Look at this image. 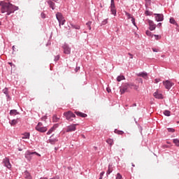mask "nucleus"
<instances>
[{"mask_svg":"<svg viewBox=\"0 0 179 179\" xmlns=\"http://www.w3.org/2000/svg\"><path fill=\"white\" fill-rule=\"evenodd\" d=\"M36 127H43V124L42 122H38V124L36 125Z\"/></svg>","mask_w":179,"mask_h":179,"instance_id":"37998d69","label":"nucleus"},{"mask_svg":"<svg viewBox=\"0 0 179 179\" xmlns=\"http://www.w3.org/2000/svg\"><path fill=\"white\" fill-rule=\"evenodd\" d=\"M80 26H77V27H76V29H80Z\"/></svg>","mask_w":179,"mask_h":179,"instance_id":"6e6d98bb","label":"nucleus"},{"mask_svg":"<svg viewBox=\"0 0 179 179\" xmlns=\"http://www.w3.org/2000/svg\"><path fill=\"white\" fill-rule=\"evenodd\" d=\"M8 64H9L10 66H12V64H13L12 63H8Z\"/></svg>","mask_w":179,"mask_h":179,"instance_id":"0e129e2a","label":"nucleus"},{"mask_svg":"<svg viewBox=\"0 0 179 179\" xmlns=\"http://www.w3.org/2000/svg\"><path fill=\"white\" fill-rule=\"evenodd\" d=\"M106 143L112 146L114 144V140L113 138H108L106 140Z\"/></svg>","mask_w":179,"mask_h":179,"instance_id":"4be33fe9","label":"nucleus"},{"mask_svg":"<svg viewBox=\"0 0 179 179\" xmlns=\"http://www.w3.org/2000/svg\"><path fill=\"white\" fill-rule=\"evenodd\" d=\"M50 179H59V178H57V177H53V178H50Z\"/></svg>","mask_w":179,"mask_h":179,"instance_id":"4d7b16f0","label":"nucleus"},{"mask_svg":"<svg viewBox=\"0 0 179 179\" xmlns=\"http://www.w3.org/2000/svg\"><path fill=\"white\" fill-rule=\"evenodd\" d=\"M153 96L157 99H163V95L159 93V90L153 94Z\"/></svg>","mask_w":179,"mask_h":179,"instance_id":"1a4fd4ad","label":"nucleus"},{"mask_svg":"<svg viewBox=\"0 0 179 179\" xmlns=\"http://www.w3.org/2000/svg\"><path fill=\"white\" fill-rule=\"evenodd\" d=\"M40 179H48V178H41Z\"/></svg>","mask_w":179,"mask_h":179,"instance_id":"680f3d73","label":"nucleus"},{"mask_svg":"<svg viewBox=\"0 0 179 179\" xmlns=\"http://www.w3.org/2000/svg\"><path fill=\"white\" fill-rule=\"evenodd\" d=\"M132 86H134L133 83L129 84V83H124L122 85V87H120V94H124L126 92H128L129 87L130 89H132Z\"/></svg>","mask_w":179,"mask_h":179,"instance_id":"f03ea898","label":"nucleus"},{"mask_svg":"<svg viewBox=\"0 0 179 179\" xmlns=\"http://www.w3.org/2000/svg\"><path fill=\"white\" fill-rule=\"evenodd\" d=\"M131 22H132V24H133L134 26H136V20H135V18H134V17H131Z\"/></svg>","mask_w":179,"mask_h":179,"instance_id":"f704fd0d","label":"nucleus"},{"mask_svg":"<svg viewBox=\"0 0 179 179\" xmlns=\"http://www.w3.org/2000/svg\"><path fill=\"white\" fill-rule=\"evenodd\" d=\"M128 55L129 56L130 59H133L134 58V55H131V53H128Z\"/></svg>","mask_w":179,"mask_h":179,"instance_id":"de8ad7c7","label":"nucleus"},{"mask_svg":"<svg viewBox=\"0 0 179 179\" xmlns=\"http://www.w3.org/2000/svg\"><path fill=\"white\" fill-rule=\"evenodd\" d=\"M116 179H122V176H121L120 173H117V174Z\"/></svg>","mask_w":179,"mask_h":179,"instance_id":"4c0bfd02","label":"nucleus"},{"mask_svg":"<svg viewBox=\"0 0 179 179\" xmlns=\"http://www.w3.org/2000/svg\"><path fill=\"white\" fill-rule=\"evenodd\" d=\"M149 23V29L150 31H153L155 29H156V24H155V22L152 20L148 21Z\"/></svg>","mask_w":179,"mask_h":179,"instance_id":"9b49d317","label":"nucleus"},{"mask_svg":"<svg viewBox=\"0 0 179 179\" xmlns=\"http://www.w3.org/2000/svg\"><path fill=\"white\" fill-rule=\"evenodd\" d=\"M151 3H152L151 0H145V6L146 7H150Z\"/></svg>","mask_w":179,"mask_h":179,"instance_id":"c85d7f7f","label":"nucleus"},{"mask_svg":"<svg viewBox=\"0 0 179 179\" xmlns=\"http://www.w3.org/2000/svg\"><path fill=\"white\" fill-rule=\"evenodd\" d=\"M137 76H141L145 79H148V74L145 72L140 73L137 74Z\"/></svg>","mask_w":179,"mask_h":179,"instance_id":"2eb2a0df","label":"nucleus"},{"mask_svg":"<svg viewBox=\"0 0 179 179\" xmlns=\"http://www.w3.org/2000/svg\"><path fill=\"white\" fill-rule=\"evenodd\" d=\"M108 23V19H105L103 20V21H102V25H106Z\"/></svg>","mask_w":179,"mask_h":179,"instance_id":"58836bf2","label":"nucleus"},{"mask_svg":"<svg viewBox=\"0 0 179 179\" xmlns=\"http://www.w3.org/2000/svg\"><path fill=\"white\" fill-rule=\"evenodd\" d=\"M80 70V67L79 66H77L75 69L76 72H78V71Z\"/></svg>","mask_w":179,"mask_h":179,"instance_id":"8fccbe9b","label":"nucleus"},{"mask_svg":"<svg viewBox=\"0 0 179 179\" xmlns=\"http://www.w3.org/2000/svg\"><path fill=\"white\" fill-rule=\"evenodd\" d=\"M15 48V46H13V48Z\"/></svg>","mask_w":179,"mask_h":179,"instance_id":"338daca9","label":"nucleus"},{"mask_svg":"<svg viewBox=\"0 0 179 179\" xmlns=\"http://www.w3.org/2000/svg\"><path fill=\"white\" fill-rule=\"evenodd\" d=\"M103 174H104V172L101 173V176L102 177V176H103Z\"/></svg>","mask_w":179,"mask_h":179,"instance_id":"bf43d9fd","label":"nucleus"},{"mask_svg":"<svg viewBox=\"0 0 179 179\" xmlns=\"http://www.w3.org/2000/svg\"><path fill=\"white\" fill-rule=\"evenodd\" d=\"M65 22H66V20L63 18V19L62 20L61 22H59V24L64 25V23H65Z\"/></svg>","mask_w":179,"mask_h":179,"instance_id":"79ce46f5","label":"nucleus"},{"mask_svg":"<svg viewBox=\"0 0 179 179\" xmlns=\"http://www.w3.org/2000/svg\"><path fill=\"white\" fill-rule=\"evenodd\" d=\"M110 10L111 14L113 16H116L117 15V9H116V7H115V1L114 0H110Z\"/></svg>","mask_w":179,"mask_h":179,"instance_id":"39448f33","label":"nucleus"},{"mask_svg":"<svg viewBox=\"0 0 179 179\" xmlns=\"http://www.w3.org/2000/svg\"><path fill=\"white\" fill-rule=\"evenodd\" d=\"M57 128V124L54 125L52 127H51L48 131L47 132V135H50L55 129Z\"/></svg>","mask_w":179,"mask_h":179,"instance_id":"6ab92c4d","label":"nucleus"},{"mask_svg":"<svg viewBox=\"0 0 179 179\" xmlns=\"http://www.w3.org/2000/svg\"><path fill=\"white\" fill-rule=\"evenodd\" d=\"M160 78H156L155 79V83H159V82H160Z\"/></svg>","mask_w":179,"mask_h":179,"instance_id":"c03bdc74","label":"nucleus"},{"mask_svg":"<svg viewBox=\"0 0 179 179\" xmlns=\"http://www.w3.org/2000/svg\"><path fill=\"white\" fill-rule=\"evenodd\" d=\"M163 85L167 90H170L171 87L173 86V83H171L169 80L164 81Z\"/></svg>","mask_w":179,"mask_h":179,"instance_id":"423d86ee","label":"nucleus"},{"mask_svg":"<svg viewBox=\"0 0 179 179\" xmlns=\"http://www.w3.org/2000/svg\"><path fill=\"white\" fill-rule=\"evenodd\" d=\"M131 166H134V167H135V164H132Z\"/></svg>","mask_w":179,"mask_h":179,"instance_id":"e2e57ef3","label":"nucleus"},{"mask_svg":"<svg viewBox=\"0 0 179 179\" xmlns=\"http://www.w3.org/2000/svg\"><path fill=\"white\" fill-rule=\"evenodd\" d=\"M168 131H169V132L173 133V132L175 131V130H174L173 128H168Z\"/></svg>","mask_w":179,"mask_h":179,"instance_id":"ea45409f","label":"nucleus"},{"mask_svg":"<svg viewBox=\"0 0 179 179\" xmlns=\"http://www.w3.org/2000/svg\"><path fill=\"white\" fill-rule=\"evenodd\" d=\"M59 59V56H57V57H55V61H58Z\"/></svg>","mask_w":179,"mask_h":179,"instance_id":"603ef678","label":"nucleus"},{"mask_svg":"<svg viewBox=\"0 0 179 179\" xmlns=\"http://www.w3.org/2000/svg\"><path fill=\"white\" fill-rule=\"evenodd\" d=\"M114 132H115V134H118V135H123V134H124V132L123 131L118 130V129H115L114 130Z\"/></svg>","mask_w":179,"mask_h":179,"instance_id":"393cba45","label":"nucleus"},{"mask_svg":"<svg viewBox=\"0 0 179 179\" xmlns=\"http://www.w3.org/2000/svg\"><path fill=\"white\" fill-rule=\"evenodd\" d=\"M59 0H52V1L55 2V3H57Z\"/></svg>","mask_w":179,"mask_h":179,"instance_id":"13d9d810","label":"nucleus"},{"mask_svg":"<svg viewBox=\"0 0 179 179\" xmlns=\"http://www.w3.org/2000/svg\"><path fill=\"white\" fill-rule=\"evenodd\" d=\"M64 115L66 117V119L69 121V122H73V118H76V115L71 112V111H67L65 112L64 113Z\"/></svg>","mask_w":179,"mask_h":179,"instance_id":"7ed1b4c3","label":"nucleus"},{"mask_svg":"<svg viewBox=\"0 0 179 179\" xmlns=\"http://www.w3.org/2000/svg\"><path fill=\"white\" fill-rule=\"evenodd\" d=\"M75 113L79 116V117H83V118H85L87 117V115L84 113H82V112H79V111H75Z\"/></svg>","mask_w":179,"mask_h":179,"instance_id":"ddd939ff","label":"nucleus"},{"mask_svg":"<svg viewBox=\"0 0 179 179\" xmlns=\"http://www.w3.org/2000/svg\"><path fill=\"white\" fill-rule=\"evenodd\" d=\"M41 17L43 18V19H45V13H41Z\"/></svg>","mask_w":179,"mask_h":179,"instance_id":"49530a36","label":"nucleus"},{"mask_svg":"<svg viewBox=\"0 0 179 179\" xmlns=\"http://www.w3.org/2000/svg\"><path fill=\"white\" fill-rule=\"evenodd\" d=\"M3 93L7 96L8 95V89L7 88L3 89Z\"/></svg>","mask_w":179,"mask_h":179,"instance_id":"e433bc0d","label":"nucleus"},{"mask_svg":"<svg viewBox=\"0 0 179 179\" xmlns=\"http://www.w3.org/2000/svg\"><path fill=\"white\" fill-rule=\"evenodd\" d=\"M30 138V134L28 132H26L23 134V136L22 137V139H29Z\"/></svg>","mask_w":179,"mask_h":179,"instance_id":"5701e85b","label":"nucleus"},{"mask_svg":"<svg viewBox=\"0 0 179 179\" xmlns=\"http://www.w3.org/2000/svg\"><path fill=\"white\" fill-rule=\"evenodd\" d=\"M24 177L26 179H32L31 174L28 171L24 173Z\"/></svg>","mask_w":179,"mask_h":179,"instance_id":"f3484780","label":"nucleus"},{"mask_svg":"<svg viewBox=\"0 0 179 179\" xmlns=\"http://www.w3.org/2000/svg\"><path fill=\"white\" fill-rule=\"evenodd\" d=\"M106 91L108 92V93H110V92H111L110 89L109 88H106Z\"/></svg>","mask_w":179,"mask_h":179,"instance_id":"864d4df0","label":"nucleus"},{"mask_svg":"<svg viewBox=\"0 0 179 179\" xmlns=\"http://www.w3.org/2000/svg\"><path fill=\"white\" fill-rule=\"evenodd\" d=\"M178 84H179V83H178Z\"/></svg>","mask_w":179,"mask_h":179,"instance_id":"774afa93","label":"nucleus"},{"mask_svg":"<svg viewBox=\"0 0 179 179\" xmlns=\"http://www.w3.org/2000/svg\"><path fill=\"white\" fill-rule=\"evenodd\" d=\"M99 179H102V176H101V178H99Z\"/></svg>","mask_w":179,"mask_h":179,"instance_id":"69168bd1","label":"nucleus"},{"mask_svg":"<svg viewBox=\"0 0 179 179\" xmlns=\"http://www.w3.org/2000/svg\"><path fill=\"white\" fill-rule=\"evenodd\" d=\"M146 35L150 36H152V32L150 31H146Z\"/></svg>","mask_w":179,"mask_h":179,"instance_id":"a19ab883","label":"nucleus"},{"mask_svg":"<svg viewBox=\"0 0 179 179\" xmlns=\"http://www.w3.org/2000/svg\"><path fill=\"white\" fill-rule=\"evenodd\" d=\"M122 80H125V77L124 76H118L117 77V81L120 82Z\"/></svg>","mask_w":179,"mask_h":179,"instance_id":"bb28decb","label":"nucleus"},{"mask_svg":"<svg viewBox=\"0 0 179 179\" xmlns=\"http://www.w3.org/2000/svg\"><path fill=\"white\" fill-rule=\"evenodd\" d=\"M173 143L176 144V146L179 147V140H178V138H174Z\"/></svg>","mask_w":179,"mask_h":179,"instance_id":"7c9ffc66","label":"nucleus"},{"mask_svg":"<svg viewBox=\"0 0 179 179\" xmlns=\"http://www.w3.org/2000/svg\"><path fill=\"white\" fill-rule=\"evenodd\" d=\"M113 171V169L110 168V166H108V171H106V174L109 175Z\"/></svg>","mask_w":179,"mask_h":179,"instance_id":"2f4dec72","label":"nucleus"},{"mask_svg":"<svg viewBox=\"0 0 179 179\" xmlns=\"http://www.w3.org/2000/svg\"><path fill=\"white\" fill-rule=\"evenodd\" d=\"M152 50H153V52H159V50L157 49H156V48H153Z\"/></svg>","mask_w":179,"mask_h":179,"instance_id":"09e8293b","label":"nucleus"},{"mask_svg":"<svg viewBox=\"0 0 179 179\" xmlns=\"http://www.w3.org/2000/svg\"><path fill=\"white\" fill-rule=\"evenodd\" d=\"M57 141L58 140H57V138H52V136L50 137V139L48 140V143L52 145H54Z\"/></svg>","mask_w":179,"mask_h":179,"instance_id":"aec40b11","label":"nucleus"},{"mask_svg":"<svg viewBox=\"0 0 179 179\" xmlns=\"http://www.w3.org/2000/svg\"><path fill=\"white\" fill-rule=\"evenodd\" d=\"M1 6V13H7V15H10L11 13H13L15 11L19 9L18 6L12 5L10 3L0 1Z\"/></svg>","mask_w":179,"mask_h":179,"instance_id":"f257e3e1","label":"nucleus"},{"mask_svg":"<svg viewBox=\"0 0 179 179\" xmlns=\"http://www.w3.org/2000/svg\"><path fill=\"white\" fill-rule=\"evenodd\" d=\"M48 4L49 5L50 8L55 10V3L52 2V1L51 0L48 1Z\"/></svg>","mask_w":179,"mask_h":179,"instance_id":"a211bd4d","label":"nucleus"},{"mask_svg":"<svg viewBox=\"0 0 179 179\" xmlns=\"http://www.w3.org/2000/svg\"><path fill=\"white\" fill-rule=\"evenodd\" d=\"M157 27L160 28L162 27V22H159Z\"/></svg>","mask_w":179,"mask_h":179,"instance_id":"3c124183","label":"nucleus"},{"mask_svg":"<svg viewBox=\"0 0 179 179\" xmlns=\"http://www.w3.org/2000/svg\"><path fill=\"white\" fill-rule=\"evenodd\" d=\"M134 89V90H138L139 89V86L138 85H135L134 84H133V85L131 86V89Z\"/></svg>","mask_w":179,"mask_h":179,"instance_id":"473e14b6","label":"nucleus"},{"mask_svg":"<svg viewBox=\"0 0 179 179\" xmlns=\"http://www.w3.org/2000/svg\"><path fill=\"white\" fill-rule=\"evenodd\" d=\"M19 115V113L17 112V110H10V115L14 116V115Z\"/></svg>","mask_w":179,"mask_h":179,"instance_id":"412c9836","label":"nucleus"},{"mask_svg":"<svg viewBox=\"0 0 179 179\" xmlns=\"http://www.w3.org/2000/svg\"><path fill=\"white\" fill-rule=\"evenodd\" d=\"M52 120L54 122H58L59 120V117H57V116L55 115H53Z\"/></svg>","mask_w":179,"mask_h":179,"instance_id":"cd10ccee","label":"nucleus"},{"mask_svg":"<svg viewBox=\"0 0 179 179\" xmlns=\"http://www.w3.org/2000/svg\"><path fill=\"white\" fill-rule=\"evenodd\" d=\"M125 15L128 19H131V18L132 19L131 15L129 13L125 12Z\"/></svg>","mask_w":179,"mask_h":179,"instance_id":"72a5a7b5","label":"nucleus"},{"mask_svg":"<svg viewBox=\"0 0 179 179\" xmlns=\"http://www.w3.org/2000/svg\"><path fill=\"white\" fill-rule=\"evenodd\" d=\"M3 164L4 166L7 167L8 169H10L12 166L10 163V160L8 158H5L4 159H3Z\"/></svg>","mask_w":179,"mask_h":179,"instance_id":"6e6552de","label":"nucleus"},{"mask_svg":"<svg viewBox=\"0 0 179 179\" xmlns=\"http://www.w3.org/2000/svg\"><path fill=\"white\" fill-rule=\"evenodd\" d=\"M170 114H171V112L169 110H166L164 111V115L165 116L169 117Z\"/></svg>","mask_w":179,"mask_h":179,"instance_id":"c756f323","label":"nucleus"},{"mask_svg":"<svg viewBox=\"0 0 179 179\" xmlns=\"http://www.w3.org/2000/svg\"><path fill=\"white\" fill-rule=\"evenodd\" d=\"M36 130L39 132L44 133L45 131H47V127L36 126Z\"/></svg>","mask_w":179,"mask_h":179,"instance_id":"f8f14e48","label":"nucleus"},{"mask_svg":"<svg viewBox=\"0 0 179 179\" xmlns=\"http://www.w3.org/2000/svg\"><path fill=\"white\" fill-rule=\"evenodd\" d=\"M91 24H92V22H87V27H88V28H89L90 30L92 29V28H91Z\"/></svg>","mask_w":179,"mask_h":179,"instance_id":"c9c22d12","label":"nucleus"},{"mask_svg":"<svg viewBox=\"0 0 179 179\" xmlns=\"http://www.w3.org/2000/svg\"><path fill=\"white\" fill-rule=\"evenodd\" d=\"M169 22H170L171 24L178 26V23L176 22V21L173 17L170 18Z\"/></svg>","mask_w":179,"mask_h":179,"instance_id":"a878e982","label":"nucleus"},{"mask_svg":"<svg viewBox=\"0 0 179 179\" xmlns=\"http://www.w3.org/2000/svg\"><path fill=\"white\" fill-rule=\"evenodd\" d=\"M36 155L38 157H41V155L37 153L36 152H30V151H27L25 152L24 157L27 160H31L32 159V155Z\"/></svg>","mask_w":179,"mask_h":179,"instance_id":"20e7f679","label":"nucleus"},{"mask_svg":"<svg viewBox=\"0 0 179 179\" xmlns=\"http://www.w3.org/2000/svg\"><path fill=\"white\" fill-rule=\"evenodd\" d=\"M17 123H18V121H17V120H15V119H14V120H11V121L9 122V124H10L11 126H15V125H16Z\"/></svg>","mask_w":179,"mask_h":179,"instance_id":"b1692460","label":"nucleus"},{"mask_svg":"<svg viewBox=\"0 0 179 179\" xmlns=\"http://www.w3.org/2000/svg\"><path fill=\"white\" fill-rule=\"evenodd\" d=\"M63 48H64V52L65 54L69 55L71 53V49L68 46L64 45Z\"/></svg>","mask_w":179,"mask_h":179,"instance_id":"dca6fc26","label":"nucleus"},{"mask_svg":"<svg viewBox=\"0 0 179 179\" xmlns=\"http://www.w3.org/2000/svg\"><path fill=\"white\" fill-rule=\"evenodd\" d=\"M139 80H140L141 83H143V81L142 78H139Z\"/></svg>","mask_w":179,"mask_h":179,"instance_id":"5fc2aeb1","label":"nucleus"},{"mask_svg":"<svg viewBox=\"0 0 179 179\" xmlns=\"http://www.w3.org/2000/svg\"><path fill=\"white\" fill-rule=\"evenodd\" d=\"M155 20L157 22H162L164 20V15L163 14H157V13H155Z\"/></svg>","mask_w":179,"mask_h":179,"instance_id":"9d476101","label":"nucleus"},{"mask_svg":"<svg viewBox=\"0 0 179 179\" xmlns=\"http://www.w3.org/2000/svg\"><path fill=\"white\" fill-rule=\"evenodd\" d=\"M155 36L156 40H160L161 36H159V35H154Z\"/></svg>","mask_w":179,"mask_h":179,"instance_id":"a18cd8bd","label":"nucleus"},{"mask_svg":"<svg viewBox=\"0 0 179 179\" xmlns=\"http://www.w3.org/2000/svg\"><path fill=\"white\" fill-rule=\"evenodd\" d=\"M76 126H77V124H73L70 126H68L66 129V132L75 131L76 129Z\"/></svg>","mask_w":179,"mask_h":179,"instance_id":"0eeeda50","label":"nucleus"},{"mask_svg":"<svg viewBox=\"0 0 179 179\" xmlns=\"http://www.w3.org/2000/svg\"><path fill=\"white\" fill-rule=\"evenodd\" d=\"M133 106L136 107V106H137V104H136V103H134V104H133Z\"/></svg>","mask_w":179,"mask_h":179,"instance_id":"052dcab7","label":"nucleus"},{"mask_svg":"<svg viewBox=\"0 0 179 179\" xmlns=\"http://www.w3.org/2000/svg\"><path fill=\"white\" fill-rule=\"evenodd\" d=\"M56 18L57 19V20L59 21V22H61L62 19L64 18V17L62 16V13L58 12L56 14Z\"/></svg>","mask_w":179,"mask_h":179,"instance_id":"4468645a","label":"nucleus"}]
</instances>
